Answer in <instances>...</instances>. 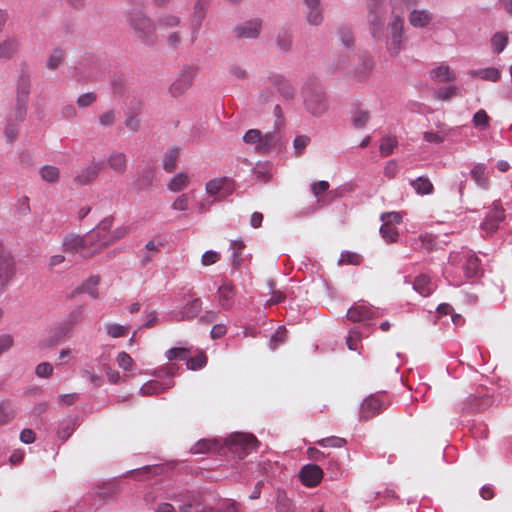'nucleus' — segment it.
<instances>
[{
    "label": "nucleus",
    "instance_id": "8fccbe9b",
    "mask_svg": "<svg viewBox=\"0 0 512 512\" xmlns=\"http://www.w3.org/2000/svg\"><path fill=\"white\" fill-rule=\"evenodd\" d=\"M186 360V366L190 370H199L206 366L207 357L204 352L200 351L197 355L193 357H188Z\"/></svg>",
    "mask_w": 512,
    "mask_h": 512
},
{
    "label": "nucleus",
    "instance_id": "412c9836",
    "mask_svg": "<svg viewBox=\"0 0 512 512\" xmlns=\"http://www.w3.org/2000/svg\"><path fill=\"white\" fill-rule=\"evenodd\" d=\"M88 241L89 239H87L86 234L84 236H80L70 233L63 238V249L65 252L75 254L81 250L89 248Z\"/></svg>",
    "mask_w": 512,
    "mask_h": 512
},
{
    "label": "nucleus",
    "instance_id": "3c124183",
    "mask_svg": "<svg viewBox=\"0 0 512 512\" xmlns=\"http://www.w3.org/2000/svg\"><path fill=\"white\" fill-rule=\"evenodd\" d=\"M40 176L41 178L49 183L56 182L59 179L60 171L57 167L52 165H45L40 168Z\"/></svg>",
    "mask_w": 512,
    "mask_h": 512
},
{
    "label": "nucleus",
    "instance_id": "a211bd4d",
    "mask_svg": "<svg viewBox=\"0 0 512 512\" xmlns=\"http://www.w3.org/2000/svg\"><path fill=\"white\" fill-rule=\"evenodd\" d=\"M21 41L17 35H6L0 40V59L10 60L20 50Z\"/></svg>",
    "mask_w": 512,
    "mask_h": 512
},
{
    "label": "nucleus",
    "instance_id": "09e8293b",
    "mask_svg": "<svg viewBox=\"0 0 512 512\" xmlns=\"http://www.w3.org/2000/svg\"><path fill=\"white\" fill-rule=\"evenodd\" d=\"M271 164L269 162H258L253 167V174L260 181L267 182L270 179Z\"/></svg>",
    "mask_w": 512,
    "mask_h": 512
},
{
    "label": "nucleus",
    "instance_id": "f3484780",
    "mask_svg": "<svg viewBox=\"0 0 512 512\" xmlns=\"http://www.w3.org/2000/svg\"><path fill=\"white\" fill-rule=\"evenodd\" d=\"M15 109H11L6 117L5 127H4V136L9 143H13L19 132V124L23 122L26 118L27 114H23L22 116H18L15 114Z\"/></svg>",
    "mask_w": 512,
    "mask_h": 512
},
{
    "label": "nucleus",
    "instance_id": "393cba45",
    "mask_svg": "<svg viewBox=\"0 0 512 512\" xmlns=\"http://www.w3.org/2000/svg\"><path fill=\"white\" fill-rule=\"evenodd\" d=\"M100 282L99 276H90L87 280H85L80 286L73 290L70 294L69 298H73L78 294L86 293L90 297L96 299L99 297V292L97 290V285Z\"/></svg>",
    "mask_w": 512,
    "mask_h": 512
},
{
    "label": "nucleus",
    "instance_id": "13d9d810",
    "mask_svg": "<svg viewBox=\"0 0 512 512\" xmlns=\"http://www.w3.org/2000/svg\"><path fill=\"white\" fill-rule=\"evenodd\" d=\"M286 329L284 326H280L271 336L269 341V347L272 350H275L280 344H283L286 341Z\"/></svg>",
    "mask_w": 512,
    "mask_h": 512
},
{
    "label": "nucleus",
    "instance_id": "0eeeda50",
    "mask_svg": "<svg viewBox=\"0 0 512 512\" xmlns=\"http://www.w3.org/2000/svg\"><path fill=\"white\" fill-rule=\"evenodd\" d=\"M390 37L387 40V50L391 56H397L402 48L404 20L395 15L389 23Z\"/></svg>",
    "mask_w": 512,
    "mask_h": 512
},
{
    "label": "nucleus",
    "instance_id": "423d86ee",
    "mask_svg": "<svg viewBox=\"0 0 512 512\" xmlns=\"http://www.w3.org/2000/svg\"><path fill=\"white\" fill-rule=\"evenodd\" d=\"M228 450L238 459H244L250 451L256 450L260 442L252 434L234 433L226 439Z\"/></svg>",
    "mask_w": 512,
    "mask_h": 512
},
{
    "label": "nucleus",
    "instance_id": "2eb2a0df",
    "mask_svg": "<svg viewBox=\"0 0 512 512\" xmlns=\"http://www.w3.org/2000/svg\"><path fill=\"white\" fill-rule=\"evenodd\" d=\"M504 218L505 213L503 207L498 202H494L493 208L487 214L481 227L488 233H494Z\"/></svg>",
    "mask_w": 512,
    "mask_h": 512
},
{
    "label": "nucleus",
    "instance_id": "b1692460",
    "mask_svg": "<svg viewBox=\"0 0 512 512\" xmlns=\"http://www.w3.org/2000/svg\"><path fill=\"white\" fill-rule=\"evenodd\" d=\"M86 236L87 239H89V248H93V252L90 254H84L83 256L85 257H91L95 253L99 252L102 248L107 246L106 243H104L103 238H109L108 233L100 231L97 228H93L86 233Z\"/></svg>",
    "mask_w": 512,
    "mask_h": 512
},
{
    "label": "nucleus",
    "instance_id": "ea45409f",
    "mask_svg": "<svg viewBox=\"0 0 512 512\" xmlns=\"http://www.w3.org/2000/svg\"><path fill=\"white\" fill-rule=\"evenodd\" d=\"M65 59V52L61 48H54L46 61V68L49 70H56L63 64Z\"/></svg>",
    "mask_w": 512,
    "mask_h": 512
},
{
    "label": "nucleus",
    "instance_id": "ddd939ff",
    "mask_svg": "<svg viewBox=\"0 0 512 512\" xmlns=\"http://www.w3.org/2000/svg\"><path fill=\"white\" fill-rule=\"evenodd\" d=\"M202 310V301L200 298H194L187 303V307L180 310H173L170 316L174 321H190L196 318Z\"/></svg>",
    "mask_w": 512,
    "mask_h": 512
},
{
    "label": "nucleus",
    "instance_id": "603ef678",
    "mask_svg": "<svg viewBox=\"0 0 512 512\" xmlns=\"http://www.w3.org/2000/svg\"><path fill=\"white\" fill-rule=\"evenodd\" d=\"M178 154H179V152L176 148H171L165 153L164 161H163V169L166 172H172L175 170Z\"/></svg>",
    "mask_w": 512,
    "mask_h": 512
},
{
    "label": "nucleus",
    "instance_id": "79ce46f5",
    "mask_svg": "<svg viewBox=\"0 0 512 512\" xmlns=\"http://www.w3.org/2000/svg\"><path fill=\"white\" fill-rule=\"evenodd\" d=\"M167 389L164 384L158 380H151L146 382L140 388V394L144 396L159 394Z\"/></svg>",
    "mask_w": 512,
    "mask_h": 512
},
{
    "label": "nucleus",
    "instance_id": "2f4dec72",
    "mask_svg": "<svg viewBox=\"0 0 512 512\" xmlns=\"http://www.w3.org/2000/svg\"><path fill=\"white\" fill-rule=\"evenodd\" d=\"M373 317L371 309L365 305H353L347 311V318L353 322L368 320Z\"/></svg>",
    "mask_w": 512,
    "mask_h": 512
},
{
    "label": "nucleus",
    "instance_id": "de8ad7c7",
    "mask_svg": "<svg viewBox=\"0 0 512 512\" xmlns=\"http://www.w3.org/2000/svg\"><path fill=\"white\" fill-rule=\"evenodd\" d=\"M245 245L242 241L233 240L231 241L230 248L233 250L231 254V261L233 268L237 269L242 263L241 254Z\"/></svg>",
    "mask_w": 512,
    "mask_h": 512
},
{
    "label": "nucleus",
    "instance_id": "37998d69",
    "mask_svg": "<svg viewBox=\"0 0 512 512\" xmlns=\"http://www.w3.org/2000/svg\"><path fill=\"white\" fill-rule=\"evenodd\" d=\"M15 417V411L12 404L8 400L0 402V426L5 425L12 421Z\"/></svg>",
    "mask_w": 512,
    "mask_h": 512
},
{
    "label": "nucleus",
    "instance_id": "bb28decb",
    "mask_svg": "<svg viewBox=\"0 0 512 512\" xmlns=\"http://www.w3.org/2000/svg\"><path fill=\"white\" fill-rule=\"evenodd\" d=\"M373 67H374L373 58L366 53L360 54L359 55V64L353 71L354 78H356L358 80L366 79L370 75L371 71L373 70Z\"/></svg>",
    "mask_w": 512,
    "mask_h": 512
},
{
    "label": "nucleus",
    "instance_id": "680f3d73",
    "mask_svg": "<svg viewBox=\"0 0 512 512\" xmlns=\"http://www.w3.org/2000/svg\"><path fill=\"white\" fill-rule=\"evenodd\" d=\"M262 140V132L259 129H249L243 136V141L246 144L259 146Z\"/></svg>",
    "mask_w": 512,
    "mask_h": 512
},
{
    "label": "nucleus",
    "instance_id": "e2e57ef3",
    "mask_svg": "<svg viewBox=\"0 0 512 512\" xmlns=\"http://www.w3.org/2000/svg\"><path fill=\"white\" fill-rule=\"evenodd\" d=\"M338 35L341 43L345 47H352L354 44V36L349 27L343 26L338 29Z\"/></svg>",
    "mask_w": 512,
    "mask_h": 512
},
{
    "label": "nucleus",
    "instance_id": "20e7f679",
    "mask_svg": "<svg viewBox=\"0 0 512 512\" xmlns=\"http://www.w3.org/2000/svg\"><path fill=\"white\" fill-rule=\"evenodd\" d=\"M302 94L305 108L313 116L319 117L327 111V97L321 87L316 84H306Z\"/></svg>",
    "mask_w": 512,
    "mask_h": 512
},
{
    "label": "nucleus",
    "instance_id": "f704fd0d",
    "mask_svg": "<svg viewBox=\"0 0 512 512\" xmlns=\"http://www.w3.org/2000/svg\"><path fill=\"white\" fill-rule=\"evenodd\" d=\"M77 425V417H68L63 420L58 427V437L62 441H66L72 435Z\"/></svg>",
    "mask_w": 512,
    "mask_h": 512
},
{
    "label": "nucleus",
    "instance_id": "a878e982",
    "mask_svg": "<svg viewBox=\"0 0 512 512\" xmlns=\"http://www.w3.org/2000/svg\"><path fill=\"white\" fill-rule=\"evenodd\" d=\"M205 16L206 4L202 0H197L194 4V11L191 16L192 39L197 37Z\"/></svg>",
    "mask_w": 512,
    "mask_h": 512
},
{
    "label": "nucleus",
    "instance_id": "4468645a",
    "mask_svg": "<svg viewBox=\"0 0 512 512\" xmlns=\"http://www.w3.org/2000/svg\"><path fill=\"white\" fill-rule=\"evenodd\" d=\"M84 313V306L73 309L67 318L56 328L55 334L59 337L67 336L72 329L81 322Z\"/></svg>",
    "mask_w": 512,
    "mask_h": 512
},
{
    "label": "nucleus",
    "instance_id": "5701e85b",
    "mask_svg": "<svg viewBox=\"0 0 512 512\" xmlns=\"http://www.w3.org/2000/svg\"><path fill=\"white\" fill-rule=\"evenodd\" d=\"M102 169V162L93 163V165L81 169L79 173L75 176L74 182L78 185L90 184L98 177Z\"/></svg>",
    "mask_w": 512,
    "mask_h": 512
},
{
    "label": "nucleus",
    "instance_id": "bf43d9fd",
    "mask_svg": "<svg viewBox=\"0 0 512 512\" xmlns=\"http://www.w3.org/2000/svg\"><path fill=\"white\" fill-rule=\"evenodd\" d=\"M191 353V349L184 347H174L170 348L166 352V356L169 360H185L187 359L188 354Z\"/></svg>",
    "mask_w": 512,
    "mask_h": 512
},
{
    "label": "nucleus",
    "instance_id": "338daca9",
    "mask_svg": "<svg viewBox=\"0 0 512 512\" xmlns=\"http://www.w3.org/2000/svg\"><path fill=\"white\" fill-rule=\"evenodd\" d=\"M128 233L127 227H118L114 231L108 233L109 238H103L106 245H112L116 241L122 239Z\"/></svg>",
    "mask_w": 512,
    "mask_h": 512
},
{
    "label": "nucleus",
    "instance_id": "72a5a7b5",
    "mask_svg": "<svg viewBox=\"0 0 512 512\" xmlns=\"http://www.w3.org/2000/svg\"><path fill=\"white\" fill-rule=\"evenodd\" d=\"M410 185L413 187L415 192L420 195H429L434 191V186L426 176H420L410 181Z\"/></svg>",
    "mask_w": 512,
    "mask_h": 512
},
{
    "label": "nucleus",
    "instance_id": "aec40b11",
    "mask_svg": "<svg viewBox=\"0 0 512 512\" xmlns=\"http://www.w3.org/2000/svg\"><path fill=\"white\" fill-rule=\"evenodd\" d=\"M383 410V402L375 395H370L361 404L360 419L369 420Z\"/></svg>",
    "mask_w": 512,
    "mask_h": 512
},
{
    "label": "nucleus",
    "instance_id": "f8f14e48",
    "mask_svg": "<svg viewBox=\"0 0 512 512\" xmlns=\"http://www.w3.org/2000/svg\"><path fill=\"white\" fill-rule=\"evenodd\" d=\"M493 405V397L484 394L482 396L471 395L463 403L462 411L468 414L479 413Z\"/></svg>",
    "mask_w": 512,
    "mask_h": 512
},
{
    "label": "nucleus",
    "instance_id": "473e14b6",
    "mask_svg": "<svg viewBox=\"0 0 512 512\" xmlns=\"http://www.w3.org/2000/svg\"><path fill=\"white\" fill-rule=\"evenodd\" d=\"M293 43V34L291 30L282 28L279 30L276 36L277 47L284 53L291 51Z\"/></svg>",
    "mask_w": 512,
    "mask_h": 512
},
{
    "label": "nucleus",
    "instance_id": "f257e3e1",
    "mask_svg": "<svg viewBox=\"0 0 512 512\" xmlns=\"http://www.w3.org/2000/svg\"><path fill=\"white\" fill-rule=\"evenodd\" d=\"M126 18L138 41L147 47L157 44L156 23L143 11L132 9L127 12Z\"/></svg>",
    "mask_w": 512,
    "mask_h": 512
},
{
    "label": "nucleus",
    "instance_id": "49530a36",
    "mask_svg": "<svg viewBox=\"0 0 512 512\" xmlns=\"http://www.w3.org/2000/svg\"><path fill=\"white\" fill-rule=\"evenodd\" d=\"M508 44V36L506 33L497 32L491 38V45L495 54H500L504 51Z\"/></svg>",
    "mask_w": 512,
    "mask_h": 512
},
{
    "label": "nucleus",
    "instance_id": "4c0bfd02",
    "mask_svg": "<svg viewBox=\"0 0 512 512\" xmlns=\"http://www.w3.org/2000/svg\"><path fill=\"white\" fill-rule=\"evenodd\" d=\"M430 75L441 82H451L456 79L455 73L447 65H441L431 70Z\"/></svg>",
    "mask_w": 512,
    "mask_h": 512
},
{
    "label": "nucleus",
    "instance_id": "6e6552de",
    "mask_svg": "<svg viewBox=\"0 0 512 512\" xmlns=\"http://www.w3.org/2000/svg\"><path fill=\"white\" fill-rule=\"evenodd\" d=\"M16 274V262L12 254L0 242V289L13 280Z\"/></svg>",
    "mask_w": 512,
    "mask_h": 512
},
{
    "label": "nucleus",
    "instance_id": "6ab92c4d",
    "mask_svg": "<svg viewBox=\"0 0 512 512\" xmlns=\"http://www.w3.org/2000/svg\"><path fill=\"white\" fill-rule=\"evenodd\" d=\"M301 482L308 487H314L319 484L323 477V471L316 464H307L299 472Z\"/></svg>",
    "mask_w": 512,
    "mask_h": 512
},
{
    "label": "nucleus",
    "instance_id": "4d7b16f0",
    "mask_svg": "<svg viewBox=\"0 0 512 512\" xmlns=\"http://www.w3.org/2000/svg\"><path fill=\"white\" fill-rule=\"evenodd\" d=\"M474 75L479 76L483 80H488L492 82H497L501 76L499 70L494 67L480 69L474 72Z\"/></svg>",
    "mask_w": 512,
    "mask_h": 512
},
{
    "label": "nucleus",
    "instance_id": "774afa93",
    "mask_svg": "<svg viewBox=\"0 0 512 512\" xmlns=\"http://www.w3.org/2000/svg\"><path fill=\"white\" fill-rule=\"evenodd\" d=\"M96 100H97L96 93L87 92V93L81 94L77 98L76 103L80 108H86V107L91 106Z\"/></svg>",
    "mask_w": 512,
    "mask_h": 512
},
{
    "label": "nucleus",
    "instance_id": "6e6d98bb",
    "mask_svg": "<svg viewBox=\"0 0 512 512\" xmlns=\"http://www.w3.org/2000/svg\"><path fill=\"white\" fill-rule=\"evenodd\" d=\"M398 145L397 138L395 136H386L382 139L380 144V152L382 156H389L392 154L394 148Z\"/></svg>",
    "mask_w": 512,
    "mask_h": 512
},
{
    "label": "nucleus",
    "instance_id": "39448f33",
    "mask_svg": "<svg viewBox=\"0 0 512 512\" xmlns=\"http://www.w3.org/2000/svg\"><path fill=\"white\" fill-rule=\"evenodd\" d=\"M387 16V7L384 0H370L368 5V24L370 32L375 39H381Z\"/></svg>",
    "mask_w": 512,
    "mask_h": 512
},
{
    "label": "nucleus",
    "instance_id": "69168bd1",
    "mask_svg": "<svg viewBox=\"0 0 512 512\" xmlns=\"http://www.w3.org/2000/svg\"><path fill=\"white\" fill-rule=\"evenodd\" d=\"M128 330V327L116 324V323H110L106 325V331L107 334L113 338H119L126 335Z\"/></svg>",
    "mask_w": 512,
    "mask_h": 512
},
{
    "label": "nucleus",
    "instance_id": "7ed1b4c3",
    "mask_svg": "<svg viewBox=\"0 0 512 512\" xmlns=\"http://www.w3.org/2000/svg\"><path fill=\"white\" fill-rule=\"evenodd\" d=\"M31 93V72L26 63L20 65V71L16 80L14 106L15 114L22 116L27 114L28 101Z\"/></svg>",
    "mask_w": 512,
    "mask_h": 512
},
{
    "label": "nucleus",
    "instance_id": "052dcab7",
    "mask_svg": "<svg viewBox=\"0 0 512 512\" xmlns=\"http://www.w3.org/2000/svg\"><path fill=\"white\" fill-rule=\"evenodd\" d=\"M380 234L387 243L397 242L399 236L398 231L387 224L381 225Z\"/></svg>",
    "mask_w": 512,
    "mask_h": 512
},
{
    "label": "nucleus",
    "instance_id": "c756f323",
    "mask_svg": "<svg viewBox=\"0 0 512 512\" xmlns=\"http://www.w3.org/2000/svg\"><path fill=\"white\" fill-rule=\"evenodd\" d=\"M141 113V103L137 102L133 105L129 111L126 113L125 126L131 132L135 133L140 128V118L139 115Z\"/></svg>",
    "mask_w": 512,
    "mask_h": 512
},
{
    "label": "nucleus",
    "instance_id": "9b49d317",
    "mask_svg": "<svg viewBox=\"0 0 512 512\" xmlns=\"http://www.w3.org/2000/svg\"><path fill=\"white\" fill-rule=\"evenodd\" d=\"M285 146V141L283 139V135L279 129H276L272 132H268L266 134H262L261 144L255 147V151L259 154H268L273 149L281 150Z\"/></svg>",
    "mask_w": 512,
    "mask_h": 512
},
{
    "label": "nucleus",
    "instance_id": "c9c22d12",
    "mask_svg": "<svg viewBox=\"0 0 512 512\" xmlns=\"http://www.w3.org/2000/svg\"><path fill=\"white\" fill-rule=\"evenodd\" d=\"M370 119V113L367 110L362 109L360 106H357L352 111V125L356 129H362L366 126Z\"/></svg>",
    "mask_w": 512,
    "mask_h": 512
},
{
    "label": "nucleus",
    "instance_id": "7c9ffc66",
    "mask_svg": "<svg viewBox=\"0 0 512 512\" xmlns=\"http://www.w3.org/2000/svg\"><path fill=\"white\" fill-rule=\"evenodd\" d=\"M409 23L415 28H424L432 21V15L427 10L414 9L409 14Z\"/></svg>",
    "mask_w": 512,
    "mask_h": 512
},
{
    "label": "nucleus",
    "instance_id": "a19ab883",
    "mask_svg": "<svg viewBox=\"0 0 512 512\" xmlns=\"http://www.w3.org/2000/svg\"><path fill=\"white\" fill-rule=\"evenodd\" d=\"M413 288L422 296H429L432 292L430 278L427 275H419L413 283Z\"/></svg>",
    "mask_w": 512,
    "mask_h": 512
},
{
    "label": "nucleus",
    "instance_id": "5fc2aeb1",
    "mask_svg": "<svg viewBox=\"0 0 512 512\" xmlns=\"http://www.w3.org/2000/svg\"><path fill=\"white\" fill-rule=\"evenodd\" d=\"M490 117L485 110H478L472 118V123L476 128L480 130H486L489 127Z\"/></svg>",
    "mask_w": 512,
    "mask_h": 512
},
{
    "label": "nucleus",
    "instance_id": "9d476101",
    "mask_svg": "<svg viewBox=\"0 0 512 512\" xmlns=\"http://www.w3.org/2000/svg\"><path fill=\"white\" fill-rule=\"evenodd\" d=\"M198 69L192 66L181 71L178 78L171 84L169 92L173 97L181 96L192 85Z\"/></svg>",
    "mask_w": 512,
    "mask_h": 512
},
{
    "label": "nucleus",
    "instance_id": "c85d7f7f",
    "mask_svg": "<svg viewBox=\"0 0 512 512\" xmlns=\"http://www.w3.org/2000/svg\"><path fill=\"white\" fill-rule=\"evenodd\" d=\"M107 163L116 174L122 175L127 170V157L123 152L115 151L111 153Z\"/></svg>",
    "mask_w": 512,
    "mask_h": 512
},
{
    "label": "nucleus",
    "instance_id": "0e129e2a",
    "mask_svg": "<svg viewBox=\"0 0 512 512\" xmlns=\"http://www.w3.org/2000/svg\"><path fill=\"white\" fill-rule=\"evenodd\" d=\"M361 260L362 258L359 254L350 251H343L341 253L338 263L359 265L361 263Z\"/></svg>",
    "mask_w": 512,
    "mask_h": 512
},
{
    "label": "nucleus",
    "instance_id": "cd10ccee",
    "mask_svg": "<svg viewBox=\"0 0 512 512\" xmlns=\"http://www.w3.org/2000/svg\"><path fill=\"white\" fill-rule=\"evenodd\" d=\"M219 304L222 309L228 311L232 308L234 303L235 290L230 282L223 283L218 288Z\"/></svg>",
    "mask_w": 512,
    "mask_h": 512
},
{
    "label": "nucleus",
    "instance_id": "1a4fd4ad",
    "mask_svg": "<svg viewBox=\"0 0 512 512\" xmlns=\"http://www.w3.org/2000/svg\"><path fill=\"white\" fill-rule=\"evenodd\" d=\"M156 168L151 165L140 166L137 168L132 187L137 192L151 190L155 187Z\"/></svg>",
    "mask_w": 512,
    "mask_h": 512
},
{
    "label": "nucleus",
    "instance_id": "58836bf2",
    "mask_svg": "<svg viewBox=\"0 0 512 512\" xmlns=\"http://www.w3.org/2000/svg\"><path fill=\"white\" fill-rule=\"evenodd\" d=\"M188 183V175L183 172H179L170 179V181L167 184V188L171 192L176 193L182 191L188 185Z\"/></svg>",
    "mask_w": 512,
    "mask_h": 512
},
{
    "label": "nucleus",
    "instance_id": "4be33fe9",
    "mask_svg": "<svg viewBox=\"0 0 512 512\" xmlns=\"http://www.w3.org/2000/svg\"><path fill=\"white\" fill-rule=\"evenodd\" d=\"M267 80L269 83L277 88L279 94L286 100H291L295 97V88L286 80L282 75L272 74Z\"/></svg>",
    "mask_w": 512,
    "mask_h": 512
},
{
    "label": "nucleus",
    "instance_id": "dca6fc26",
    "mask_svg": "<svg viewBox=\"0 0 512 512\" xmlns=\"http://www.w3.org/2000/svg\"><path fill=\"white\" fill-rule=\"evenodd\" d=\"M262 21L258 18L245 21L235 27L238 38L256 39L259 37Z\"/></svg>",
    "mask_w": 512,
    "mask_h": 512
},
{
    "label": "nucleus",
    "instance_id": "864d4df0",
    "mask_svg": "<svg viewBox=\"0 0 512 512\" xmlns=\"http://www.w3.org/2000/svg\"><path fill=\"white\" fill-rule=\"evenodd\" d=\"M275 509L276 512H293L294 505L284 492H278Z\"/></svg>",
    "mask_w": 512,
    "mask_h": 512
},
{
    "label": "nucleus",
    "instance_id": "f03ea898",
    "mask_svg": "<svg viewBox=\"0 0 512 512\" xmlns=\"http://www.w3.org/2000/svg\"><path fill=\"white\" fill-rule=\"evenodd\" d=\"M449 264L460 268L467 279L477 278L482 273L481 260L476 253L468 248L452 251L448 258Z\"/></svg>",
    "mask_w": 512,
    "mask_h": 512
},
{
    "label": "nucleus",
    "instance_id": "c03bdc74",
    "mask_svg": "<svg viewBox=\"0 0 512 512\" xmlns=\"http://www.w3.org/2000/svg\"><path fill=\"white\" fill-rule=\"evenodd\" d=\"M217 447H218V442L216 440L201 439L191 447L190 453H192V454L206 453L211 450H216Z\"/></svg>",
    "mask_w": 512,
    "mask_h": 512
},
{
    "label": "nucleus",
    "instance_id": "a18cd8bd",
    "mask_svg": "<svg viewBox=\"0 0 512 512\" xmlns=\"http://www.w3.org/2000/svg\"><path fill=\"white\" fill-rule=\"evenodd\" d=\"M181 20L178 16L173 14H162L156 20V28H173L180 24Z\"/></svg>",
    "mask_w": 512,
    "mask_h": 512
},
{
    "label": "nucleus",
    "instance_id": "e433bc0d",
    "mask_svg": "<svg viewBox=\"0 0 512 512\" xmlns=\"http://www.w3.org/2000/svg\"><path fill=\"white\" fill-rule=\"evenodd\" d=\"M472 179L477 183L478 186L486 189L489 184V179L486 175V167L482 163L476 164L471 172Z\"/></svg>",
    "mask_w": 512,
    "mask_h": 512
}]
</instances>
